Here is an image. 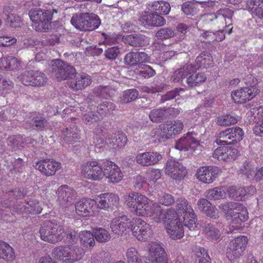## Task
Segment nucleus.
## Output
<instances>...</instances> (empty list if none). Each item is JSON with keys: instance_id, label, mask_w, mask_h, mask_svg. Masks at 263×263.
Masks as SVG:
<instances>
[{"instance_id": "nucleus-23", "label": "nucleus", "mask_w": 263, "mask_h": 263, "mask_svg": "<svg viewBox=\"0 0 263 263\" xmlns=\"http://www.w3.org/2000/svg\"><path fill=\"white\" fill-rule=\"evenodd\" d=\"M149 59V57L144 52L130 51L124 56V62L126 65L139 67L143 63L148 62Z\"/></svg>"}, {"instance_id": "nucleus-49", "label": "nucleus", "mask_w": 263, "mask_h": 263, "mask_svg": "<svg viewBox=\"0 0 263 263\" xmlns=\"http://www.w3.org/2000/svg\"><path fill=\"white\" fill-rule=\"evenodd\" d=\"M227 220L230 222V225L234 229H239L241 225L242 221L247 219L248 215H241V217H243V219L239 216V215H224Z\"/></svg>"}, {"instance_id": "nucleus-33", "label": "nucleus", "mask_w": 263, "mask_h": 263, "mask_svg": "<svg viewBox=\"0 0 263 263\" xmlns=\"http://www.w3.org/2000/svg\"><path fill=\"white\" fill-rule=\"evenodd\" d=\"M246 7L258 18L263 19L262 0H248L246 2Z\"/></svg>"}, {"instance_id": "nucleus-51", "label": "nucleus", "mask_w": 263, "mask_h": 263, "mask_svg": "<svg viewBox=\"0 0 263 263\" xmlns=\"http://www.w3.org/2000/svg\"><path fill=\"white\" fill-rule=\"evenodd\" d=\"M95 238L99 242H106L111 239L110 234L105 229L98 228L93 231Z\"/></svg>"}, {"instance_id": "nucleus-40", "label": "nucleus", "mask_w": 263, "mask_h": 263, "mask_svg": "<svg viewBox=\"0 0 263 263\" xmlns=\"http://www.w3.org/2000/svg\"><path fill=\"white\" fill-rule=\"evenodd\" d=\"M227 186L216 187L208 190L206 192V196L211 200H219L226 198Z\"/></svg>"}, {"instance_id": "nucleus-44", "label": "nucleus", "mask_w": 263, "mask_h": 263, "mask_svg": "<svg viewBox=\"0 0 263 263\" xmlns=\"http://www.w3.org/2000/svg\"><path fill=\"white\" fill-rule=\"evenodd\" d=\"M177 211L176 214H195L194 210L187 200L180 198L177 200Z\"/></svg>"}, {"instance_id": "nucleus-22", "label": "nucleus", "mask_w": 263, "mask_h": 263, "mask_svg": "<svg viewBox=\"0 0 263 263\" xmlns=\"http://www.w3.org/2000/svg\"><path fill=\"white\" fill-rule=\"evenodd\" d=\"M149 255L154 261L150 263H167L168 258L164 249L158 243L152 241L148 243Z\"/></svg>"}, {"instance_id": "nucleus-43", "label": "nucleus", "mask_w": 263, "mask_h": 263, "mask_svg": "<svg viewBox=\"0 0 263 263\" xmlns=\"http://www.w3.org/2000/svg\"><path fill=\"white\" fill-rule=\"evenodd\" d=\"M79 236L81 243L84 247L89 248L95 246L94 234L90 231H82L80 233Z\"/></svg>"}, {"instance_id": "nucleus-30", "label": "nucleus", "mask_w": 263, "mask_h": 263, "mask_svg": "<svg viewBox=\"0 0 263 263\" xmlns=\"http://www.w3.org/2000/svg\"><path fill=\"white\" fill-rule=\"evenodd\" d=\"M219 207L224 214H241V212L248 214L247 209L238 202H226L221 204Z\"/></svg>"}, {"instance_id": "nucleus-21", "label": "nucleus", "mask_w": 263, "mask_h": 263, "mask_svg": "<svg viewBox=\"0 0 263 263\" xmlns=\"http://www.w3.org/2000/svg\"><path fill=\"white\" fill-rule=\"evenodd\" d=\"M162 158V155L159 153L149 151L137 154L135 160L142 166H148L157 164Z\"/></svg>"}, {"instance_id": "nucleus-8", "label": "nucleus", "mask_w": 263, "mask_h": 263, "mask_svg": "<svg viewBox=\"0 0 263 263\" xmlns=\"http://www.w3.org/2000/svg\"><path fill=\"white\" fill-rule=\"evenodd\" d=\"M81 174L86 179L100 181L103 179V162L101 164L98 160L92 159L81 165Z\"/></svg>"}, {"instance_id": "nucleus-11", "label": "nucleus", "mask_w": 263, "mask_h": 263, "mask_svg": "<svg viewBox=\"0 0 263 263\" xmlns=\"http://www.w3.org/2000/svg\"><path fill=\"white\" fill-rule=\"evenodd\" d=\"M221 169L216 166H202L197 168L195 176L200 182L205 184L213 183L221 174Z\"/></svg>"}, {"instance_id": "nucleus-12", "label": "nucleus", "mask_w": 263, "mask_h": 263, "mask_svg": "<svg viewBox=\"0 0 263 263\" xmlns=\"http://www.w3.org/2000/svg\"><path fill=\"white\" fill-rule=\"evenodd\" d=\"M164 171L166 175L176 180H183L187 174V169L182 163L171 159L166 162Z\"/></svg>"}, {"instance_id": "nucleus-7", "label": "nucleus", "mask_w": 263, "mask_h": 263, "mask_svg": "<svg viewBox=\"0 0 263 263\" xmlns=\"http://www.w3.org/2000/svg\"><path fill=\"white\" fill-rule=\"evenodd\" d=\"M166 216L163 223L168 235L174 240L182 238L184 236V231L181 217H179V215Z\"/></svg>"}, {"instance_id": "nucleus-5", "label": "nucleus", "mask_w": 263, "mask_h": 263, "mask_svg": "<svg viewBox=\"0 0 263 263\" xmlns=\"http://www.w3.org/2000/svg\"><path fill=\"white\" fill-rule=\"evenodd\" d=\"M83 250L77 246H60L55 248L52 252V256L64 263H73L82 259Z\"/></svg>"}, {"instance_id": "nucleus-38", "label": "nucleus", "mask_w": 263, "mask_h": 263, "mask_svg": "<svg viewBox=\"0 0 263 263\" xmlns=\"http://www.w3.org/2000/svg\"><path fill=\"white\" fill-rule=\"evenodd\" d=\"M227 189L226 198L229 197L234 200H241L246 195L245 187L227 186Z\"/></svg>"}, {"instance_id": "nucleus-20", "label": "nucleus", "mask_w": 263, "mask_h": 263, "mask_svg": "<svg viewBox=\"0 0 263 263\" xmlns=\"http://www.w3.org/2000/svg\"><path fill=\"white\" fill-rule=\"evenodd\" d=\"M131 230L133 235L140 241H146L151 234L149 225L140 218L135 219Z\"/></svg>"}, {"instance_id": "nucleus-55", "label": "nucleus", "mask_w": 263, "mask_h": 263, "mask_svg": "<svg viewBox=\"0 0 263 263\" xmlns=\"http://www.w3.org/2000/svg\"><path fill=\"white\" fill-rule=\"evenodd\" d=\"M47 78L44 73L34 70L31 86L34 87L43 86L47 83Z\"/></svg>"}, {"instance_id": "nucleus-15", "label": "nucleus", "mask_w": 263, "mask_h": 263, "mask_svg": "<svg viewBox=\"0 0 263 263\" xmlns=\"http://www.w3.org/2000/svg\"><path fill=\"white\" fill-rule=\"evenodd\" d=\"M234 15V11L229 8H224L220 9L218 13L214 14H207L204 15V17L207 21H213L216 20L218 23H220L222 26H219L218 27H229L232 26V18Z\"/></svg>"}, {"instance_id": "nucleus-48", "label": "nucleus", "mask_w": 263, "mask_h": 263, "mask_svg": "<svg viewBox=\"0 0 263 263\" xmlns=\"http://www.w3.org/2000/svg\"><path fill=\"white\" fill-rule=\"evenodd\" d=\"M197 205L199 210L203 214H214L217 210L215 205H212L211 202L204 198L199 199Z\"/></svg>"}, {"instance_id": "nucleus-60", "label": "nucleus", "mask_w": 263, "mask_h": 263, "mask_svg": "<svg viewBox=\"0 0 263 263\" xmlns=\"http://www.w3.org/2000/svg\"><path fill=\"white\" fill-rule=\"evenodd\" d=\"M82 119L84 123L90 125L100 121V118L97 114L93 111H87L83 115Z\"/></svg>"}, {"instance_id": "nucleus-46", "label": "nucleus", "mask_w": 263, "mask_h": 263, "mask_svg": "<svg viewBox=\"0 0 263 263\" xmlns=\"http://www.w3.org/2000/svg\"><path fill=\"white\" fill-rule=\"evenodd\" d=\"M66 130L64 138L65 141L73 143L81 138V130L77 126L70 127V129L66 128Z\"/></svg>"}, {"instance_id": "nucleus-57", "label": "nucleus", "mask_w": 263, "mask_h": 263, "mask_svg": "<svg viewBox=\"0 0 263 263\" xmlns=\"http://www.w3.org/2000/svg\"><path fill=\"white\" fill-rule=\"evenodd\" d=\"M181 10L186 15L192 16L196 14L198 11L196 4L190 1L183 3Z\"/></svg>"}, {"instance_id": "nucleus-34", "label": "nucleus", "mask_w": 263, "mask_h": 263, "mask_svg": "<svg viewBox=\"0 0 263 263\" xmlns=\"http://www.w3.org/2000/svg\"><path fill=\"white\" fill-rule=\"evenodd\" d=\"M87 18L85 19L83 31H92L97 29L101 24L99 17L95 14L87 13Z\"/></svg>"}, {"instance_id": "nucleus-3", "label": "nucleus", "mask_w": 263, "mask_h": 263, "mask_svg": "<svg viewBox=\"0 0 263 263\" xmlns=\"http://www.w3.org/2000/svg\"><path fill=\"white\" fill-rule=\"evenodd\" d=\"M64 230L57 221H46L40 229L41 238L51 243H55L64 238Z\"/></svg>"}, {"instance_id": "nucleus-37", "label": "nucleus", "mask_w": 263, "mask_h": 263, "mask_svg": "<svg viewBox=\"0 0 263 263\" xmlns=\"http://www.w3.org/2000/svg\"><path fill=\"white\" fill-rule=\"evenodd\" d=\"M196 215H179L182 218V224L187 227L190 230H195L200 228L201 225L199 223L195 216Z\"/></svg>"}, {"instance_id": "nucleus-32", "label": "nucleus", "mask_w": 263, "mask_h": 263, "mask_svg": "<svg viewBox=\"0 0 263 263\" xmlns=\"http://www.w3.org/2000/svg\"><path fill=\"white\" fill-rule=\"evenodd\" d=\"M146 37L140 34H132L124 36L123 41L125 44L135 47H141L146 45Z\"/></svg>"}, {"instance_id": "nucleus-47", "label": "nucleus", "mask_w": 263, "mask_h": 263, "mask_svg": "<svg viewBox=\"0 0 263 263\" xmlns=\"http://www.w3.org/2000/svg\"><path fill=\"white\" fill-rule=\"evenodd\" d=\"M167 109L165 108L154 109L149 114V118L153 122H161L166 117Z\"/></svg>"}, {"instance_id": "nucleus-58", "label": "nucleus", "mask_w": 263, "mask_h": 263, "mask_svg": "<svg viewBox=\"0 0 263 263\" xmlns=\"http://www.w3.org/2000/svg\"><path fill=\"white\" fill-rule=\"evenodd\" d=\"M116 107L113 103L105 101L100 104L98 106L97 112L100 115H106L112 111Z\"/></svg>"}, {"instance_id": "nucleus-64", "label": "nucleus", "mask_w": 263, "mask_h": 263, "mask_svg": "<svg viewBox=\"0 0 263 263\" xmlns=\"http://www.w3.org/2000/svg\"><path fill=\"white\" fill-rule=\"evenodd\" d=\"M174 36V31L169 28H163L159 29L156 33V36L160 40H166Z\"/></svg>"}, {"instance_id": "nucleus-53", "label": "nucleus", "mask_w": 263, "mask_h": 263, "mask_svg": "<svg viewBox=\"0 0 263 263\" xmlns=\"http://www.w3.org/2000/svg\"><path fill=\"white\" fill-rule=\"evenodd\" d=\"M87 13H81L74 14L72 15L70 22L77 29L83 31V24H85L84 20L86 19Z\"/></svg>"}, {"instance_id": "nucleus-4", "label": "nucleus", "mask_w": 263, "mask_h": 263, "mask_svg": "<svg viewBox=\"0 0 263 263\" xmlns=\"http://www.w3.org/2000/svg\"><path fill=\"white\" fill-rule=\"evenodd\" d=\"M184 127V125L180 120L167 121L160 124L159 128H155L151 132V136L156 139H170L180 134Z\"/></svg>"}, {"instance_id": "nucleus-6", "label": "nucleus", "mask_w": 263, "mask_h": 263, "mask_svg": "<svg viewBox=\"0 0 263 263\" xmlns=\"http://www.w3.org/2000/svg\"><path fill=\"white\" fill-rule=\"evenodd\" d=\"M29 15L36 31L46 32L49 29L52 18L50 11L40 8L32 9L29 11Z\"/></svg>"}, {"instance_id": "nucleus-1", "label": "nucleus", "mask_w": 263, "mask_h": 263, "mask_svg": "<svg viewBox=\"0 0 263 263\" xmlns=\"http://www.w3.org/2000/svg\"><path fill=\"white\" fill-rule=\"evenodd\" d=\"M125 203L132 211L136 214H163L160 205L152 202L146 196L139 193L132 192L124 196Z\"/></svg>"}, {"instance_id": "nucleus-19", "label": "nucleus", "mask_w": 263, "mask_h": 263, "mask_svg": "<svg viewBox=\"0 0 263 263\" xmlns=\"http://www.w3.org/2000/svg\"><path fill=\"white\" fill-rule=\"evenodd\" d=\"M237 149L226 145H219L213 152L212 156L214 159L224 161L234 160L238 156Z\"/></svg>"}, {"instance_id": "nucleus-42", "label": "nucleus", "mask_w": 263, "mask_h": 263, "mask_svg": "<svg viewBox=\"0 0 263 263\" xmlns=\"http://www.w3.org/2000/svg\"><path fill=\"white\" fill-rule=\"evenodd\" d=\"M151 11L158 12L162 15H166L171 11L170 3L164 1H155L149 6Z\"/></svg>"}, {"instance_id": "nucleus-27", "label": "nucleus", "mask_w": 263, "mask_h": 263, "mask_svg": "<svg viewBox=\"0 0 263 263\" xmlns=\"http://www.w3.org/2000/svg\"><path fill=\"white\" fill-rule=\"evenodd\" d=\"M193 72V66L191 64L187 63L174 71L171 76L170 80L175 83H182Z\"/></svg>"}, {"instance_id": "nucleus-52", "label": "nucleus", "mask_w": 263, "mask_h": 263, "mask_svg": "<svg viewBox=\"0 0 263 263\" xmlns=\"http://www.w3.org/2000/svg\"><path fill=\"white\" fill-rule=\"evenodd\" d=\"M231 135V143L235 144L241 141L244 137V132L242 129L238 126L230 128Z\"/></svg>"}, {"instance_id": "nucleus-17", "label": "nucleus", "mask_w": 263, "mask_h": 263, "mask_svg": "<svg viewBox=\"0 0 263 263\" xmlns=\"http://www.w3.org/2000/svg\"><path fill=\"white\" fill-rule=\"evenodd\" d=\"M91 78L84 72L76 73L68 80V85L73 90L78 91L85 89L91 83Z\"/></svg>"}, {"instance_id": "nucleus-28", "label": "nucleus", "mask_w": 263, "mask_h": 263, "mask_svg": "<svg viewBox=\"0 0 263 263\" xmlns=\"http://www.w3.org/2000/svg\"><path fill=\"white\" fill-rule=\"evenodd\" d=\"M21 61L13 56H7L0 59V69L12 71L20 69Z\"/></svg>"}, {"instance_id": "nucleus-63", "label": "nucleus", "mask_w": 263, "mask_h": 263, "mask_svg": "<svg viewBox=\"0 0 263 263\" xmlns=\"http://www.w3.org/2000/svg\"><path fill=\"white\" fill-rule=\"evenodd\" d=\"M161 176V172L159 169H149L146 173V180L153 183L160 179Z\"/></svg>"}, {"instance_id": "nucleus-61", "label": "nucleus", "mask_w": 263, "mask_h": 263, "mask_svg": "<svg viewBox=\"0 0 263 263\" xmlns=\"http://www.w3.org/2000/svg\"><path fill=\"white\" fill-rule=\"evenodd\" d=\"M34 70L26 71L21 74L18 78L22 83L27 86H31Z\"/></svg>"}, {"instance_id": "nucleus-13", "label": "nucleus", "mask_w": 263, "mask_h": 263, "mask_svg": "<svg viewBox=\"0 0 263 263\" xmlns=\"http://www.w3.org/2000/svg\"><path fill=\"white\" fill-rule=\"evenodd\" d=\"M103 177L107 178L109 182L117 183L122 180L123 174L120 167L115 162L106 159L103 161Z\"/></svg>"}, {"instance_id": "nucleus-59", "label": "nucleus", "mask_w": 263, "mask_h": 263, "mask_svg": "<svg viewBox=\"0 0 263 263\" xmlns=\"http://www.w3.org/2000/svg\"><path fill=\"white\" fill-rule=\"evenodd\" d=\"M115 219L125 228H130L131 229L134 225L136 218H132L130 215H122L121 216L115 218Z\"/></svg>"}, {"instance_id": "nucleus-2", "label": "nucleus", "mask_w": 263, "mask_h": 263, "mask_svg": "<svg viewBox=\"0 0 263 263\" xmlns=\"http://www.w3.org/2000/svg\"><path fill=\"white\" fill-rule=\"evenodd\" d=\"M243 81L247 86L234 90L231 92L232 99L237 104H243L250 101L260 92L257 80L253 76H247Z\"/></svg>"}, {"instance_id": "nucleus-56", "label": "nucleus", "mask_w": 263, "mask_h": 263, "mask_svg": "<svg viewBox=\"0 0 263 263\" xmlns=\"http://www.w3.org/2000/svg\"><path fill=\"white\" fill-rule=\"evenodd\" d=\"M126 256L128 263H142V260L140 258L138 252L135 248H129L126 253Z\"/></svg>"}, {"instance_id": "nucleus-31", "label": "nucleus", "mask_w": 263, "mask_h": 263, "mask_svg": "<svg viewBox=\"0 0 263 263\" xmlns=\"http://www.w3.org/2000/svg\"><path fill=\"white\" fill-rule=\"evenodd\" d=\"M213 64V57L210 53L202 52L197 57L195 65L193 66L194 71L199 68H208Z\"/></svg>"}, {"instance_id": "nucleus-62", "label": "nucleus", "mask_w": 263, "mask_h": 263, "mask_svg": "<svg viewBox=\"0 0 263 263\" xmlns=\"http://www.w3.org/2000/svg\"><path fill=\"white\" fill-rule=\"evenodd\" d=\"M141 70L139 72V74L145 79H148L154 76L156 74L155 70L151 66L148 65H141L139 66Z\"/></svg>"}, {"instance_id": "nucleus-35", "label": "nucleus", "mask_w": 263, "mask_h": 263, "mask_svg": "<svg viewBox=\"0 0 263 263\" xmlns=\"http://www.w3.org/2000/svg\"><path fill=\"white\" fill-rule=\"evenodd\" d=\"M28 121L32 126L35 127L38 130L43 129L47 122L44 115L36 111L30 113Z\"/></svg>"}, {"instance_id": "nucleus-25", "label": "nucleus", "mask_w": 263, "mask_h": 263, "mask_svg": "<svg viewBox=\"0 0 263 263\" xmlns=\"http://www.w3.org/2000/svg\"><path fill=\"white\" fill-rule=\"evenodd\" d=\"M143 24L150 26L160 27L166 23L165 19L160 15L148 12H144L140 18Z\"/></svg>"}, {"instance_id": "nucleus-9", "label": "nucleus", "mask_w": 263, "mask_h": 263, "mask_svg": "<svg viewBox=\"0 0 263 263\" xmlns=\"http://www.w3.org/2000/svg\"><path fill=\"white\" fill-rule=\"evenodd\" d=\"M248 243V238L245 236H240L232 240L227 249V256L231 261L242 255Z\"/></svg>"}, {"instance_id": "nucleus-24", "label": "nucleus", "mask_w": 263, "mask_h": 263, "mask_svg": "<svg viewBox=\"0 0 263 263\" xmlns=\"http://www.w3.org/2000/svg\"><path fill=\"white\" fill-rule=\"evenodd\" d=\"M99 198V201L97 203L98 209L113 208L114 206H117L119 201V198L117 194L110 193L101 194Z\"/></svg>"}, {"instance_id": "nucleus-14", "label": "nucleus", "mask_w": 263, "mask_h": 263, "mask_svg": "<svg viewBox=\"0 0 263 263\" xmlns=\"http://www.w3.org/2000/svg\"><path fill=\"white\" fill-rule=\"evenodd\" d=\"M52 62V72L60 81L68 80L76 73V69L73 67L66 64L62 60L57 59L53 61Z\"/></svg>"}, {"instance_id": "nucleus-18", "label": "nucleus", "mask_w": 263, "mask_h": 263, "mask_svg": "<svg viewBox=\"0 0 263 263\" xmlns=\"http://www.w3.org/2000/svg\"><path fill=\"white\" fill-rule=\"evenodd\" d=\"M196 135L194 133L188 132L176 142L175 148L179 151H195L200 145L199 141L194 137Z\"/></svg>"}, {"instance_id": "nucleus-39", "label": "nucleus", "mask_w": 263, "mask_h": 263, "mask_svg": "<svg viewBox=\"0 0 263 263\" xmlns=\"http://www.w3.org/2000/svg\"><path fill=\"white\" fill-rule=\"evenodd\" d=\"M206 80L205 74L202 72H194L189 75L186 78V83L189 86L193 87L203 84Z\"/></svg>"}, {"instance_id": "nucleus-29", "label": "nucleus", "mask_w": 263, "mask_h": 263, "mask_svg": "<svg viewBox=\"0 0 263 263\" xmlns=\"http://www.w3.org/2000/svg\"><path fill=\"white\" fill-rule=\"evenodd\" d=\"M106 140L108 141L106 142V144H108V146L115 149L124 147L127 141L126 135L120 131L115 133L110 138Z\"/></svg>"}, {"instance_id": "nucleus-10", "label": "nucleus", "mask_w": 263, "mask_h": 263, "mask_svg": "<svg viewBox=\"0 0 263 263\" xmlns=\"http://www.w3.org/2000/svg\"><path fill=\"white\" fill-rule=\"evenodd\" d=\"M34 167L42 175L50 177L55 175L56 173L62 168V165L60 162L54 159L45 158L36 162Z\"/></svg>"}, {"instance_id": "nucleus-36", "label": "nucleus", "mask_w": 263, "mask_h": 263, "mask_svg": "<svg viewBox=\"0 0 263 263\" xmlns=\"http://www.w3.org/2000/svg\"><path fill=\"white\" fill-rule=\"evenodd\" d=\"M0 258L9 261H12L15 258L13 248L2 240H0Z\"/></svg>"}, {"instance_id": "nucleus-50", "label": "nucleus", "mask_w": 263, "mask_h": 263, "mask_svg": "<svg viewBox=\"0 0 263 263\" xmlns=\"http://www.w3.org/2000/svg\"><path fill=\"white\" fill-rule=\"evenodd\" d=\"M204 232L208 239L211 240H217L221 236L220 231L211 224L205 225Z\"/></svg>"}, {"instance_id": "nucleus-45", "label": "nucleus", "mask_w": 263, "mask_h": 263, "mask_svg": "<svg viewBox=\"0 0 263 263\" xmlns=\"http://www.w3.org/2000/svg\"><path fill=\"white\" fill-rule=\"evenodd\" d=\"M230 128L219 132L216 137L215 142L218 145H231Z\"/></svg>"}, {"instance_id": "nucleus-16", "label": "nucleus", "mask_w": 263, "mask_h": 263, "mask_svg": "<svg viewBox=\"0 0 263 263\" xmlns=\"http://www.w3.org/2000/svg\"><path fill=\"white\" fill-rule=\"evenodd\" d=\"M57 200L60 205L67 207L74 200L77 193L72 187L67 185H62L56 192Z\"/></svg>"}, {"instance_id": "nucleus-41", "label": "nucleus", "mask_w": 263, "mask_h": 263, "mask_svg": "<svg viewBox=\"0 0 263 263\" xmlns=\"http://www.w3.org/2000/svg\"><path fill=\"white\" fill-rule=\"evenodd\" d=\"M153 49L154 51H159L166 54V56L172 57L177 54V51L173 49V45L164 44L162 41H155L153 44Z\"/></svg>"}, {"instance_id": "nucleus-54", "label": "nucleus", "mask_w": 263, "mask_h": 263, "mask_svg": "<svg viewBox=\"0 0 263 263\" xmlns=\"http://www.w3.org/2000/svg\"><path fill=\"white\" fill-rule=\"evenodd\" d=\"M237 122L236 118L229 114L220 116L216 119V123L222 126H228L236 124Z\"/></svg>"}, {"instance_id": "nucleus-26", "label": "nucleus", "mask_w": 263, "mask_h": 263, "mask_svg": "<svg viewBox=\"0 0 263 263\" xmlns=\"http://www.w3.org/2000/svg\"><path fill=\"white\" fill-rule=\"evenodd\" d=\"M76 212L81 213H92L98 212V208H97V202L90 198L84 199L80 200L75 204Z\"/></svg>"}]
</instances>
